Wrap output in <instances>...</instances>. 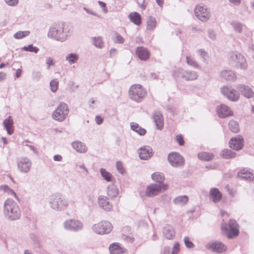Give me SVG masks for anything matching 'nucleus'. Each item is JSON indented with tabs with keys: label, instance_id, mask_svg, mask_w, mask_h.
<instances>
[{
	"label": "nucleus",
	"instance_id": "f3484780",
	"mask_svg": "<svg viewBox=\"0 0 254 254\" xmlns=\"http://www.w3.org/2000/svg\"><path fill=\"white\" fill-rule=\"evenodd\" d=\"M238 177L241 180L251 181L254 180V174L250 170L243 169L238 173Z\"/></svg>",
	"mask_w": 254,
	"mask_h": 254
},
{
	"label": "nucleus",
	"instance_id": "052dcab7",
	"mask_svg": "<svg viewBox=\"0 0 254 254\" xmlns=\"http://www.w3.org/2000/svg\"><path fill=\"white\" fill-rule=\"evenodd\" d=\"M98 3L100 5V7L102 8L103 11L105 12L107 11V9L106 8V4L105 2L99 1Z\"/></svg>",
	"mask_w": 254,
	"mask_h": 254
},
{
	"label": "nucleus",
	"instance_id": "cd10ccee",
	"mask_svg": "<svg viewBox=\"0 0 254 254\" xmlns=\"http://www.w3.org/2000/svg\"><path fill=\"white\" fill-rule=\"evenodd\" d=\"M184 74V79L187 81H192L197 79L198 73L194 70H185Z\"/></svg>",
	"mask_w": 254,
	"mask_h": 254
},
{
	"label": "nucleus",
	"instance_id": "58836bf2",
	"mask_svg": "<svg viewBox=\"0 0 254 254\" xmlns=\"http://www.w3.org/2000/svg\"><path fill=\"white\" fill-rule=\"evenodd\" d=\"M186 63L188 65L193 67L195 69L200 68V65L199 64H198L197 62L196 61H195L193 59H192L191 57L186 56Z\"/></svg>",
	"mask_w": 254,
	"mask_h": 254
},
{
	"label": "nucleus",
	"instance_id": "e2e57ef3",
	"mask_svg": "<svg viewBox=\"0 0 254 254\" xmlns=\"http://www.w3.org/2000/svg\"><path fill=\"white\" fill-rule=\"evenodd\" d=\"M118 194V190L116 188L112 185V197H116Z\"/></svg>",
	"mask_w": 254,
	"mask_h": 254
},
{
	"label": "nucleus",
	"instance_id": "bb28decb",
	"mask_svg": "<svg viewBox=\"0 0 254 254\" xmlns=\"http://www.w3.org/2000/svg\"><path fill=\"white\" fill-rule=\"evenodd\" d=\"M157 21L156 18L152 16H149L146 20V29L148 31H153L156 27Z\"/></svg>",
	"mask_w": 254,
	"mask_h": 254
},
{
	"label": "nucleus",
	"instance_id": "6ab92c4d",
	"mask_svg": "<svg viewBox=\"0 0 254 254\" xmlns=\"http://www.w3.org/2000/svg\"><path fill=\"white\" fill-rule=\"evenodd\" d=\"M221 78L230 81H234L237 79L236 74L230 70H224L220 72Z\"/></svg>",
	"mask_w": 254,
	"mask_h": 254
},
{
	"label": "nucleus",
	"instance_id": "603ef678",
	"mask_svg": "<svg viewBox=\"0 0 254 254\" xmlns=\"http://www.w3.org/2000/svg\"><path fill=\"white\" fill-rule=\"evenodd\" d=\"M101 173L102 177L107 181H111V176L109 172H107L105 169H101Z\"/></svg>",
	"mask_w": 254,
	"mask_h": 254
},
{
	"label": "nucleus",
	"instance_id": "4be33fe9",
	"mask_svg": "<svg viewBox=\"0 0 254 254\" xmlns=\"http://www.w3.org/2000/svg\"><path fill=\"white\" fill-rule=\"evenodd\" d=\"M237 89L245 97L250 98L253 96L254 92L253 90L249 86L245 85H239L237 87Z\"/></svg>",
	"mask_w": 254,
	"mask_h": 254
},
{
	"label": "nucleus",
	"instance_id": "3c124183",
	"mask_svg": "<svg viewBox=\"0 0 254 254\" xmlns=\"http://www.w3.org/2000/svg\"><path fill=\"white\" fill-rule=\"evenodd\" d=\"M23 49L26 51H29L31 52H33L35 53H37L39 49L36 47H33L32 45H28V46H25L23 48Z\"/></svg>",
	"mask_w": 254,
	"mask_h": 254
},
{
	"label": "nucleus",
	"instance_id": "4c0bfd02",
	"mask_svg": "<svg viewBox=\"0 0 254 254\" xmlns=\"http://www.w3.org/2000/svg\"><path fill=\"white\" fill-rule=\"evenodd\" d=\"M228 125L229 129L232 132L234 133H237L239 131L240 127L237 122L234 120H231L229 123Z\"/></svg>",
	"mask_w": 254,
	"mask_h": 254
},
{
	"label": "nucleus",
	"instance_id": "f257e3e1",
	"mask_svg": "<svg viewBox=\"0 0 254 254\" xmlns=\"http://www.w3.org/2000/svg\"><path fill=\"white\" fill-rule=\"evenodd\" d=\"M70 31V28L65 23L61 22L56 24L50 28L48 36L58 41H64L66 39Z\"/></svg>",
	"mask_w": 254,
	"mask_h": 254
},
{
	"label": "nucleus",
	"instance_id": "c9c22d12",
	"mask_svg": "<svg viewBox=\"0 0 254 254\" xmlns=\"http://www.w3.org/2000/svg\"><path fill=\"white\" fill-rule=\"evenodd\" d=\"M236 153L231 150L228 149H223L220 155L221 157L225 159H230L235 157Z\"/></svg>",
	"mask_w": 254,
	"mask_h": 254
},
{
	"label": "nucleus",
	"instance_id": "c03bdc74",
	"mask_svg": "<svg viewBox=\"0 0 254 254\" xmlns=\"http://www.w3.org/2000/svg\"><path fill=\"white\" fill-rule=\"evenodd\" d=\"M116 168L121 174L124 175L126 173V169L121 161H118L116 162Z\"/></svg>",
	"mask_w": 254,
	"mask_h": 254
},
{
	"label": "nucleus",
	"instance_id": "de8ad7c7",
	"mask_svg": "<svg viewBox=\"0 0 254 254\" xmlns=\"http://www.w3.org/2000/svg\"><path fill=\"white\" fill-rule=\"evenodd\" d=\"M114 41L115 43L123 44L125 41V39L120 34L115 33Z\"/></svg>",
	"mask_w": 254,
	"mask_h": 254
},
{
	"label": "nucleus",
	"instance_id": "6e6552de",
	"mask_svg": "<svg viewBox=\"0 0 254 254\" xmlns=\"http://www.w3.org/2000/svg\"><path fill=\"white\" fill-rule=\"evenodd\" d=\"M222 228L227 231V236L229 239H232L239 234V224L234 219H230L229 221L228 228L227 226H222Z\"/></svg>",
	"mask_w": 254,
	"mask_h": 254
},
{
	"label": "nucleus",
	"instance_id": "c756f323",
	"mask_svg": "<svg viewBox=\"0 0 254 254\" xmlns=\"http://www.w3.org/2000/svg\"><path fill=\"white\" fill-rule=\"evenodd\" d=\"M99 205L105 210H109L110 204L109 199L105 196H100L98 199Z\"/></svg>",
	"mask_w": 254,
	"mask_h": 254
},
{
	"label": "nucleus",
	"instance_id": "393cba45",
	"mask_svg": "<svg viewBox=\"0 0 254 254\" xmlns=\"http://www.w3.org/2000/svg\"><path fill=\"white\" fill-rule=\"evenodd\" d=\"M65 227L67 229L77 230L82 228V224L78 221L69 220L65 222Z\"/></svg>",
	"mask_w": 254,
	"mask_h": 254
},
{
	"label": "nucleus",
	"instance_id": "9d476101",
	"mask_svg": "<svg viewBox=\"0 0 254 254\" xmlns=\"http://www.w3.org/2000/svg\"><path fill=\"white\" fill-rule=\"evenodd\" d=\"M222 93L227 98L233 102L237 101L239 98V93L232 87L224 86L221 88Z\"/></svg>",
	"mask_w": 254,
	"mask_h": 254
},
{
	"label": "nucleus",
	"instance_id": "412c9836",
	"mask_svg": "<svg viewBox=\"0 0 254 254\" xmlns=\"http://www.w3.org/2000/svg\"><path fill=\"white\" fill-rule=\"evenodd\" d=\"M31 167V163L27 158H22L18 163V168L22 172H28Z\"/></svg>",
	"mask_w": 254,
	"mask_h": 254
},
{
	"label": "nucleus",
	"instance_id": "aec40b11",
	"mask_svg": "<svg viewBox=\"0 0 254 254\" xmlns=\"http://www.w3.org/2000/svg\"><path fill=\"white\" fill-rule=\"evenodd\" d=\"M222 194L217 188H212L209 192V198L214 203L218 202L222 198Z\"/></svg>",
	"mask_w": 254,
	"mask_h": 254
},
{
	"label": "nucleus",
	"instance_id": "a211bd4d",
	"mask_svg": "<svg viewBox=\"0 0 254 254\" xmlns=\"http://www.w3.org/2000/svg\"><path fill=\"white\" fill-rule=\"evenodd\" d=\"M163 236L168 240H172L175 236L176 232L173 227L170 225H166L163 230Z\"/></svg>",
	"mask_w": 254,
	"mask_h": 254
},
{
	"label": "nucleus",
	"instance_id": "f704fd0d",
	"mask_svg": "<svg viewBox=\"0 0 254 254\" xmlns=\"http://www.w3.org/2000/svg\"><path fill=\"white\" fill-rule=\"evenodd\" d=\"M151 178L153 181L157 183H155L156 184H164L163 182L165 178L163 174L155 172L152 174Z\"/></svg>",
	"mask_w": 254,
	"mask_h": 254
},
{
	"label": "nucleus",
	"instance_id": "680f3d73",
	"mask_svg": "<svg viewBox=\"0 0 254 254\" xmlns=\"http://www.w3.org/2000/svg\"><path fill=\"white\" fill-rule=\"evenodd\" d=\"M148 4V1L147 0H143L140 5V7L142 10H145Z\"/></svg>",
	"mask_w": 254,
	"mask_h": 254
},
{
	"label": "nucleus",
	"instance_id": "09e8293b",
	"mask_svg": "<svg viewBox=\"0 0 254 254\" xmlns=\"http://www.w3.org/2000/svg\"><path fill=\"white\" fill-rule=\"evenodd\" d=\"M1 189L3 190V191L6 193L7 194L11 195L16 197V194L15 192L6 186H3L1 187Z\"/></svg>",
	"mask_w": 254,
	"mask_h": 254
},
{
	"label": "nucleus",
	"instance_id": "79ce46f5",
	"mask_svg": "<svg viewBox=\"0 0 254 254\" xmlns=\"http://www.w3.org/2000/svg\"><path fill=\"white\" fill-rule=\"evenodd\" d=\"M185 70L184 69L180 68L176 69L173 72V77L176 79L182 78H184Z\"/></svg>",
	"mask_w": 254,
	"mask_h": 254
},
{
	"label": "nucleus",
	"instance_id": "7ed1b4c3",
	"mask_svg": "<svg viewBox=\"0 0 254 254\" xmlns=\"http://www.w3.org/2000/svg\"><path fill=\"white\" fill-rule=\"evenodd\" d=\"M146 94V91L140 84L132 85L129 90L130 99L136 102H140L145 96Z\"/></svg>",
	"mask_w": 254,
	"mask_h": 254
},
{
	"label": "nucleus",
	"instance_id": "69168bd1",
	"mask_svg": "<svg viewBox=\"0 0 254 254\" xmlns=\"http://www.w3.org/2000/svg\"><path fill=\"white\" fill-rule=\"evenodd\" d=\"M95 121L97 124L100 125L102 123L103 119L101 117L97 116L95 118Z\"/></svg>",
	"mask_w": 254,
	"mask_h": 254
},
{
	"label": "nucleus",
	"instance_id": "49530a36",
	"mask_svg": "<svg viewBox=\"0 0 254 254\" xmlns=\"http://www.w3.org/2000/svg\"><path fill=\"white\" fill-rule=\"evenodd\" d=\"M50 86L51 90L53 92H56L59 86V82L57 79H55L52 80L50 82Z\"/></svg>",
	"mask_w": 254,
	"mask_h": 254
},
{
	"label": "nucleus",
	"instance_id": "5fc2aeb1",
	"mask_svg": "<svg viewBox=\"0 0 254 254\" xmlns=\"http://www.w3.org/2000/svg\"><path fill=\"white\" fill-rule=\"evenodd\" d=\"M176 141L180 146H183L185 144L183 136L182 134H178L176 137Z\"/></svg>",
	"mask_w": 254,
	"mask_h": 254
},
{
	"label": "nucleus",
	"instance_id": "9b49d317",
	"mask_svg": "<svg viewBox=\"0 0 254 254\" xmlns=\"http://www.w3.org/2000/svg\"><path fill=\"white\" fill-rule=\"evenodd\" d=\"M51 203L52 207L55 209L62 210L67 206V201L58 195L53 197Z\"/></svg>",
	"mask_w": 254,
	"mask_h": 254
},
{
	"label": "nucleus",
	"instance_id": "37998d69",
	"mask_svg": "<svg viewBox=\"0 0 254 254\" xmlns=\"http://www.w3.org/2000/svg\"><path fill=\"white\" fill-rule=\"evenodd\" d=\"M66 59L70 64H72L77 61L78 57L75 54L71 53L66 57Z\"/></svg>",
	"mask_w": 254,
	"mask_h": 254
},
{
	"label": "nucleus",
	"instance_id": "774afa93",
	"mask_svg": "<svg viewBox=\"0 0 254 254\" xmlns=\"http://www.w3.org/2000/svg\"><path fill=\"white\" fill-rule=\"evenodd\" d=\"M229 1L235 5H238L241 3V0H229Z\"/></svg>",
	"mask_w": 254,
	"mask_h": 254
},
{
	"label": "nucleus",
	"instance_id": "8fccbe9b",
	"mask_svg": "<svg viewBox=\"0 0 254 254\" xmlns=\"http://www.w3.org/2000/svg\"><path fill=\"white\" fill-rule=\"evenodd\" d=\"M197 53L199 54V55L202 58L203 61L204 62H206L208 58V54L202 49L198 50Z\"/></svg>",
	"mask_w": 254,
	"mask_h": 254
},
{
	"label": "nucleus",
	"instance_id": "bf43d9fd",
	"mask_svg": "<svg viewBox=\"0 0 254 254\" xmlns=\"http://www.w3.org/2000/svg\"><path fill=\"white\" fill-rule=\"evenodd\" d=\"M209 37L212 40H214L216 38L215 32L212 30H208V31Z\"/></svg>",
	"mask_w": 254,
	"mask_h": 254
},
{
	"label": "nucleus",
	"instance_id": "7c9ffc66",
	"mask_svg": "<svg viewBox=\"0 0 254 254\" xmlns=\"http://www.w3.org/2000/svg\"><path fill=\"white\" fill-rule=\"evenodd\" d=\"M189 200V197L186 195L178 196L175 198L173 200V202L175 204L180 206L185 205L187 203Z\"/></svg>",
	"mask_w": 254,
	"mask_h": 254
},
{
	"label": "nucleus",
	"instance_id": "b1692460",
	"mask_svg": "<svg viewBox=\"0 0 254 254\" xmlns=\"http://www.w3.org/2000/svg\"><path fill=\"white\" fill-rule=\"evenodd\" d=\"M136 53L138 58L142 61H146L149 58V53L147 49L143 47H137Z\"/></svg>",
	"mask_w": 254,
	"mask_h": 254
},
{
	"label": "nucleus",
	"instance_id": "338daca9",
	"mask_svg": "<svg viewBox=\"0 0 254 254\" xmlns=\"http://www.w3.org/2000/svg\"><path fill=\"white\" fill-rule=\"evenodd\" d=\"M62 159V157L60 155H56L54 156V160L55 161H60Z\"/></svg>",
	"mask_w": 254,
	"mask_h": 254
},
{
	"label": "nucleus",
	"instance_id": "4468645a",
	"mask_svg": "<svg viewBox=\"0 0 254 254\" xmlns=\"http://www.w3.org/2000/svg\"><path fill=\"white\" fill-rule=\"evenodd\" d=\"M244 142V139L241 136L232 137L229 141V146L233 149L240 150L243 148Z\"/></svg>",
	"mask_w": 254,
	"mask_h": 254
},
{
	"label": "nucleus",
	"instance_id": "a878e982",
	"mask_svg": "<svg viewBox=\"0 0 254 254\" xmlns=\"http://www.w3.org/2000/svg\"><path fill=\"white\" fill-rule=\"evenodd\" d=\"M3 125L8 134H11L14 132L13 121L11 117L9 116L3 121Z\"/></svg>",
	"mask_w": 254,
	"mask_h": 254
},
{
	"label": "nucleus",
	"instance_id": "72a5a7b5",
	"mask_svg": "<svg viewBox=\"0 0 254 254\" xmlns=\"http://www.w3.org/2000/svg\"><path fill=\"white\" fill-rule=\"evenodd\" d=\"M130 127L132 130L137 132L140 135H144L146 133V130L144 128L140 127L137 123H131Z\"/></svg>",
	"mask_w": 254,
	"mask_h": 254
},
{
	"label": "nucleus",
	"instance_id": "a18cd8bd",
	"mask_svg": "<svg viewBox=\"0 0 254 254\" xmlns=\"http://www.w3.org/2000/svg\"><path fill=\"white\" fill-rule=\"evenodd\" d=\"M93 42L94 45L96 47L101 48L103 46V42L102 40L100 37H95L93 39Z\"/></svg>",
	"mask_w": 254,
	"mask_h": 254
},
{
	"label": "nucleus",
	"instance_id": "ddd939ff",
	"mask_svg": "<svg viewBox=\"0 0 254 254\" xmlns=\"http://www.w3.org/2000/svg\"><path fill=\"white\" fill-rule=\"evenodd\" d=\"M94 231L99 234H105L110 231V223L109 222H101L94 225Z\"/></svg>",
	"mask_w": 254,
	"mask_h": 254
},
{
	"label": "nucleus",
	"instance_id": "1a4fd4ad",
	"mask_svg": "<svg viewBox=\"0 0 254 254\" xmlns=\"http://www.w3.org/2000/svg\"><path fill=\"white\" fill-rule=\"evenodd\" d=\"M168 160L171 166L174 167L184 166L185 160L184 157L177 152H171L168 154Z\"/></svg>",
	"mask_w": 254,
	"mask_h": 254
},
{
	"label": "nucleus",
	"instance_id": "6e6d98bb",
	"mask_svg": "<svg viewBox=\"0 0 254 254\" xmlns=\"http://www.w3.org/2000/svg\"><path fill=\"white\" fill-rule=\"evenodd\" d=\"M180 251V245L179 243L176 242L174 244L173 250L172 251V254H177Z\"/></svg>",
	"mask_w": 254,
	"mask_h": 254
},
{
	"label": "nucleus",
	"instance_id": "2eb2a0df",
	"mask_svg": "<svg viewBox=\"0 0 254 254\" xmlns=\"http://www.w3.org/2000/svg\"><path fill=\"white\" fill-rule=\"evenodd\" d=\"M217 114L221 118H224L229 116H233V112L226 105L224 104L220 105L217 107Z\"/></svg>",
	"mask_w": 254,
	"mask_h": 254
},
{
	"label": "nucleus",
	"instance_id": "2f4dec72",
	"mask_svg": "<svg viewBox=\"0 0 254 254\" xmlns=\"http://www.w3.org/2000/svg\"><path fill=\"white\" fill-rule=\"evenodd\" d=\"M197 156L201 160L209 161L213 159L214 155L212 153L208 152H201L198 153Z\"/></svg>",
	"mask_w": 254,
	"mask_h": 254
},
{
	"label": "nucleus",
	"instance_id": "a19ab883",
	"mask_svg": "<svg viewBox=\"0 0 254 254\" xmlns=\"http://www.w3.org/2000/svg\"><path fill=\"white\" fill-rule=\"evenodd\" d=\"M30 32L29 31H19L15 33L13 36L14 38L16 39H20L28 36L30 34Z\"/></svg>",
	"mask_w": 254,
	"mask_h": 254
},
{
	"label": "nucleus",
	"instance_id": "5701e85b",
	"mask_svg": "<svg viewBox=\"0 0 254 254\" xmlns=\"http://www.w3.org/2000/svg\"><path fill=\"white\" fill-rule=\"evenodd\" d=\"M153 118L157 128L161 130L164 126V120L161 113L160 112H155L153 114Z\"/></svg>",
	"mask_w": 254,
	"mask_h": 254
},
{
	"label": "nucleus",
	"instance_id": "4d7b16f0",
	"mask_svg": "<svg viewBox=\"0 0 254 254\" xmlns=\"http://www.w3.org/2000/svg\"><path fill=\"white\" fill-rule=\"evenodd\" d=\"M46 64L48 65V68L49 69L51 65H54L55 64V62L52 59L48 58L46 60Z\"/></svg>",
	"mask_w": 254,
	"mask_h": 254
},
{
	"label": "nucleus",
	"instance_id": "423d86ee",
	"mask_svg": "<svg viewBox=\"0 0 254 254\" xmlns=\"http://www.w3.org/2000/svg\"><path fill=\"white\" fill-rule=\"evenodd\" d=\"M167 189L168 186L166 184H151L146 188L145 194L147 196L153 197Z\"/></svg>",
	"mask_w": 254,
	"mask_h": 254
},
{
	"label": "nucleus",
	"instance_id": "864d4df0",
	"mask_svg": "<svg viewBox=\"0 0 254 254\" xmlns=\"http://www.w3.org/2000/svg\"><path fill=\"white\" fill-rule=\"evenodd\" d=\"M184 243L186 247L188 248H192L194 247V245L191 241L190 240V238L188 237H185Z\"/></svg>",
	"mask_w": 254,
	"mask_h": 254
},
{
	"label": "nucleus",
	"instance_id": "dca6fc26",
	"mask_svg": "<svg viewBox=\"0 0 254 254\" xmlns=\"http://www.w3.org/2000/svg\"><path fill=\"white\" fill-rule=\"evenodd\" d=\"M138 154L141 160H147L153 155L152 149L149 146H145L139 149Z\"/></svg>",
	"mask_w": 254,
	"mask_h": 254
},
{
	"label": "nucleus",
	"instance_id": "20e7f679",
	"mask_svg": "<svg viewBox=\"0 0 254 254\" xmlns=\"http://www.w3.org/2000/svg\"><path fill=\"white\" fill-rule=\"evenodd\" d=\"M68 113V105L64 103H61L52 114V117L53 120L62 122L66 118Z\"/></svg>",
	"mask_w": 254,
	"mask_h": 254
},
{
	"label": "nucleus",
	"instance_id": "c85d7f7f",
	"mask_svg": "<svg viewBox=\"0 0 254 254\" xmlns=\"http://www.w3.org/2000/svg\"><path fill=\"white\" fill-rule=\"evenodd\" d=\"M130 21L136 25H140L141 23V15L137 12H131L128 15Z\"/></svg>",
	"mask_w": 254,
	"mask_h": 254
},
{
	"label": "nucleus",
	"instance_id": "13d9d810",
	"mask_svg": "<svg viewBox=\"0 0 254 254\" xmlns=\"http://www.w3.org/2000/svg\"><path fill=\"white\" fill-rule=\"evenodd\" d=\"M9 5H14L17 4L18 0H4Z\"/></svg>",
	"mask_w": 254,
	"mask_h": 254
},
{
	"label": "nucleus",
	"instance_id": "f8f14e48",
	"mask_svg": "<svg viewBox=\"0 0 254 254\" xmlns=\"http://www.w3.org/2000/svg\"><path fill=\"white\" fill-rule=\"evenodd\" d=\"M206 248L216 253H221L227 250V247L222 242L219 241L209 242L206 245Z\"/></svg>",
	"mask_w": 254,
	"mask_h": 254
},
{
	"label": "nucleus",
	"instance_id": "39448f33",
	"mask_svg": "<svg viewBox=\"0 0 254 254\" xmlns=\"http://www.w3.org/2000/svg\"><path fill=\"white\" fill-rule=\"evenodd\" d=\"M230 61L235 67L246 70L248 67L247 62L244 57L238 52H231L229 54Z\"/></svg>",
	"mask_w": 254,
	"mask_h": 254
},
{
	"label": "nucleus",
	"instance_id": "e433bc0d",
	"mask_svg": "<svg viewBox=\"0 0 254 254\" xmlns=\"http://www.w3.org/2000/svg\"><path fill=\"white\" fill-rule=\"evenodd\" d=\"M112 254H125V250L119 243H112Z\"/></svg>",
	"mask_w": 254,
	"mask_h": 254
},
{
	"label": "nucleus",
	"instance_id": "f03ea898",
	"mask_svg": "<svg viewBox=\"0 0 254 254\" xmlns=\"http://www.w3.org/2000/svg\"><path fill=\"white\" fill-rule=\"evenodd\" d=\"M4 214L9 219L14 220L19 218L21 212L17 204L13 200L8 198L4 203Z\"/></svg>",
	"mask_w": 254,
	"mask_h": 254
},
{
	"label": "nucleus",
	"instance_id": "473e14b6",
	"mask_svg": "<svg viewBox=\"0 0 254 254\" xmlns=\"http://www.w3.org/2000/svg\"><path fill=\"white\" fill-rule=\"evenodd\" d=\"M72 146L77 152L80 153H84L87 150L86 146L83 143L78 141L73 142L72 144Z\"/></svg>",
	"mask_w": 254,
	"mask_h": 254
},
{
	"label": "nucleus",
	"instance_id": "0eeeda50",
	"mask_svg": "<svg viewBox=\"0 0 254 254\" xmlns=\"http://www.w3.org/2000/svg\"><path fill=\"white\" fill-rule=\"evenodd\" d=\"M196 17L202 22L207 21L210 17V11L206 6L197 5L194 9Z\"/></svg>",
	"mask_w": 254,
	"mask_h": 254
},
{
	"label": "nucleus",
	"instance_id": "ea45409f",
	"mask_svg": "<svg viewBox=\"0 0 254 254\" xmlns=\"http://www.w3.org/2000/svg\"><path fill=\"white\" fill-rule=\"evenodd\" d=\"M231 25L235 30V31L239 33H241L243 28V24L237 21H232Z\"/></svg>",
	"mask_w": 254,
	"mask_h": 254
},
{
	"label": "nucleus",
	"instance_id": "0e129e2a",
	"mask_svg": "<svg viewBox=\"0 0 254 254\" xmlns=\"http://www.w3.org/2000/svg\"><path fill=\"white\" fill-rule=\"evenodd\" d=\"M170 248L168 246H165L163 250L162 254H170Z\"/></svg>",
	"mask_w": 254,
	"mask_h": 254
}]
</instances>
